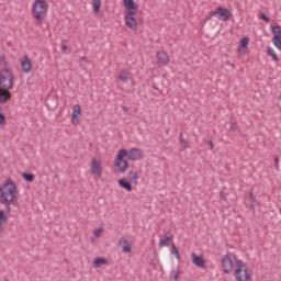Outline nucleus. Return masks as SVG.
Masks as SVG:
<instances>
[{
  "label": "nucleus",
  "mask_w": 281,
  "mask_h": 281,
  "mask_svg": "<svg viewBox=\"0 0 281 281\" xmlns=\"http://www.w3.org/2000/svg\"><path fill=\"white\" fill-rule=\"evenodd\" d=\"M14 88V72L10 68L0 70V104H5L12 99L10 89Z\"/></svg>",
  "instance_id": "2"
},
{
  "label": "nucleus",
  "mask_w": 281,
  "mask_h": 281,
  "mask_svg": "<svg viewBox=\"0 0 281 281\" xmlns=\"http://www.w3.org/2000/svg\"><path fill=\"white\" fill-rule=\"evenodd\" d=\"M172 238H175V236L170 233L167 232L162 238H160L159 240V247H168V240H172Z\"/></svg>",
  "instance_id": "15"
},
{
  "label": "nucleus",
  "mask_w": 281,
  "mask_h": 281,
  "mask_svg": "<svg viewBox=\"0 0 281 281\" xmlns=\"http://www.w3.org/2000/svg\"><path fill=\"white\" fill-rule=\"evenodd\" d=\"M220 199H221L222 201H227V193L221 191V192H220Z\"/></svg>",
  "instance_id": "34"
},
{
  "label": "nucleus",
  "mask_w": 281,
  "mask_h": 281,
  "mask_svg": "<svg viewBox=\"0 0 281 281\" xmlns=\"http://www.w3.org/2000/svg\"><path fill=\"white\" fill-rule=\"evenodd\" d=\"M21 67L24 74H30V71H32V59H30L27 56H24V59L21 61Z\"/></svg>",
  "instance_id": "12"
},
{
  "label": "nucleus",
  "mask_w": 281,
  "mask_h": 281,
  "mask_svg": "<svg viewBox=\"0 0 281 281\" xmlns=\"http://www.w3.org/2000/svg\"><path fill=\"white\" fill-rule=\"evenodd\" d=\"M191 259L193 265H195V267H199V269H205V259H203V256L192 254Z\"/></svg>",
  "instance_id": "11"
},
{
  "label": "nucleus",
  "mask_w": 281,
  "mask_h": 281,
  "mask_svg": "<svg viewBox=\"0 0 281 281\" xmlns=\"http://www.w3.org/2000/svg\"><path fill=\"white\" fill-rule=\"evenodd\" d=\"M0 125L5 126V114L0 112Z\"/></svg>",
  "instance_id": "33"
},
{
  "label": "nucleus",
  "mask_w": 281,
  "mask_h": 281,
  "mask_svg": "<svg viewBox=\"0 0 281 281\" xmlns=\"http://www.w3.org/2000/svg\"><path fill=\"white\" fill-rule=\"evenodd\" d=\"M5 221H8V216L3 210H0V234H3V223H5Z\"/></svg>",
  "instance_id": "18"
},
{
  "label": "nucleus",
  "mask_w": 281,
  "mask_h": 281,
  "mask_svg": "<svg viewBox=\"0 0 281 281\" xmlns=\"http://www.w3.org/2000/svg\"><path fill=\"white\" fill-rule=\"evenodd\" d=\"M22 179H24V181H27V183H32V181H34V179H35V176H34V173L23 172Z\"/></svg>",
  "instance_id": "21"
},
{
  "label": "nucleus",
  "mask_w": 281,
  "mask_h": 281,
  "mask_svg": "<svg viewBox=\"0 0 281 281\" xmlns=\"http://www.w3.org/2000/svg\"><path fill=\"white\" fill-rule=\"evenodd\" d=\"M102 265H109V259L104 257H98L93 260L92 267H94V269H98L102 267Z\"/></svg>",
  "instance_id": "17"
},
{
  "label": "nucleus",
  "mask_w": 281,
  "mask_h": 281,
  "mask_svg": "<svg viewBox=\"0 0 281 281\" xmlns=\"http://www.w3.org/2000/svg\"><path fill=\"white\" fill-rule=\"evenodd\" d=\"M0 65H3L4 69H8V67H10V63L8 61L5 55L0 56Z\"/></svg>",
  "instance_id": "28"
},
{
  "label": "nucleus",
  "mask_w": 281,
  "mask_h": 281,
  "mask_svg": "<svg viewBox=\"0 0 281 281\" xmlns=\"http://www.w3.org/2000/svg\"><path fill=\"white\" fill-rule=\"evenodd\" d=\"M231 128H232L233 131H236V128H238V124L233 123L232 126H231Z\"/></svg>",
  "instance_id": "37"
},
{
  "label": "nucleus",
  "mask_w": 281,
  "mask_h": 281,
  "mask_svg": "<svg viewBox=\"0 0 281 281\" xmlns=\"http://www.w3.org/2000/svg\"><path fill=\"white\" fill-rule=\"evenodd\" d=\"M80 113H82V108L80 106V104H75L71 114V122L75 126H78V124H80V119H78Z\"/></svg>",
  "instance_id": "10"
},
{
  "label": "nucleus",
  "mask_w": 281,
  "mask_h": 281,
  "mask_svg": "<svg viewBox=\"0 0 281 281\" xmlns=\"http://www.w3.org/2000/svg\"><path fill=\"white\" fill-rule=\"evenodd\" d=\"M247 45H249V37L245 36L240 41V45L238 47V52H243V49H245L247 47Z\"/></svg>",
  "instance_id": "19"
},
{
  "label": "nucleus",
  "mask_w": 281,
  "mask_h": 281,
  "mask_svg": "<svg viewBox=\"0 0 281 281\" xmlns=\"http://www.w3.org/2000/svg\"><path fill=\"white\" fill-rule=\"evenodd\" d=\"M0 203L7 206V212H11V203H16V183L11 179L5 180L0 187Z\"/></svg>",
  "instance_id": "3"
},
{
  "label": "nucleus",
  "mask_w": 281,
  "mask_h": 281,
  "mask_svg": "<svg viewBox=\"0 0 281 281\" xmlns=\"http://www.w3.org/2000/svg\"><path fill=\"white\" fill-rule=\"evenodd\" d=\"M119 186L126 190L127 192H133V184H131V181L124 178L119 180Z\"/></svg>",
  "instance_id": "16"
},
{
  "label": "nucleus",
  "mask_w": 281,
  "mask_h": 281,
  "mask_svg": "<svg viewBox=\"0 0 281 281\" xmlns=\"http://www.w3.org/2000/svg\"><path fill=\"white\" fill-rule=\"evenodd\" d=\"M180 147H181V150H187V148H190V143L184 138L180 140Z\"/></svg>",
  "instance_id": "31"
},
{
  "label": "nucleus",
  "mask_w": 281,
  "mask_h": 281,
  "mask_svg": "<svg viewBox=\"0 0 281 281\" xmlns=\"http://www.w3.org/2000/svg\"><path fill=\"white\" fill-rule=\"evenodd\" d=\"M248 207H249V210H255L256 202H249Z\"/></svg>",
  "instance_id": "36"
},
{
  "label": "nucleus",
  "mask_w": 281,
  "mask_h": 281,
  "mask_svg": "<svg viewBox=\"0 0 281 281\" xmlns=\"http://www.w3.org/2000/svg\"><path fill=\"white\" fill-rule=\"evenodd\" d=\"M272 43H273L274 47H277V49H279L281 52V37L280 36L273 37Z\"/></svg>",
  "instance_id": "26"
},
{
  "label": "nucleus",
  "mask_w": 281,
  "mask_h": 281,
  "mask_svg": "<svg viewBox=\"0 0 281 281\" xmlns=\"http://www.w3.org/2000/svg\"><path fill=\"white\" fill-rule=\"evenodd\" d=\"M173 280H179V272H175V274H173Z\"/></svg>",
  "instance_id": "40"
},
{
  "label": "nucleus",
  "mask_w": 281,
  "mask_h": 281,
  "mask_svg": "<svg viewBox=\"0 0 281 281\" xmlns=\"http://www.w3.org/2000/svg\"><path fill=\"white\" fill-rule=\"evenodd\" d=\"M125 157H127L130 161H139V159H144V150L135 147L130 150L120 149L114 159V166L120 173H124L128 170V160H126Z\"/></svg>",
  "instance_id": "1"
},
{
  "label": "nucleus",
  "mask_w": 281,
  "mask_h": 281,
  "mask_svg": "<svg viewBox=\"0 0 281 281\" xmlns=\"http://www.w3.org/2000/svg\"><path fill=\"white\" fill-rule=\"evenodd\" d=\"M93 234H94L95 238H100V236L102 235V228L95 229Z\"/></svg>",
  "instance_id": "35"
},
{
  "label": "nucleus",
  "mask_w": 281,
  "mask_h": 281,
  "mask_svg": "<svg viewBox=\"0 0 281 281\" xmlns=\"http://www.w3.org/2000/svg\"><path fill=\"white\" fill-rule=\"evenodd\" d=\"M130 181L133 183V181H137L139 179V175L133 170L128 172Z\"/></svg>",
  "instance_id": "29"
},
{
  "label": "nucleus",
  "mask_w": 281,
  "mask_h": 281,
  "mask_svg": "<svg viewBox=\"0 0 281 281\" xmlns=\"http://www.w3.org/2000/svg\"><path fill=\"white\" fill-rule=\"evenodd\" d=\"M280 162V158H278V156L274 157V164H276V167L278 168V164Z\"/></svg>",
  "instance_id": "38"
},
{
  "label": "nucleus",
  "mask_w": 281,
  "mask_h": 281,
  "mask_svg": "<svg viewBox=\"0 0 281 281\" xmlns=\"http://www.w3.org/2000/svg\"><path fill=\"white\" fill-rule=\"evenodd\" d=\"M101 7H102V0H92V8L94 12H100Z\"/></svg>",
  "instance_id": "22"
},
{
  "label": "nucleus",
  "mask_w": 281,
  "mask_h": 281,
  "mask_svg": "<svg viewBox=\"0 0 281 281\" xmlns=\"http://www.w3.org/2000/svg\"><path fill=\"white\" fill-rule=\"evenodd\" d=\"M122 109H123V111H125V112L128 111V108H126V106H124V105L122 106Z\"/></svg>",
  "instance_id": "43"
},
{
  "label": "nucleus",
  "mask_w": 281,
  "mask_h": 281,
  "mask_svg": "<svg viewBox=\"0 0 281 281\" xmlns=\"http://www.w3.org/2000/svg\"><path fill=\"white\" fill-rule=\"evenodd\" d=\"M222 268L224 273H231L234 270V262L232 261V257H229V255H225L222 258Z\"/></svg>",
  "instance_id": "8"
},
{
  "label": "nucleus",
  "mask_w": 281,
  "mask_h": 281,
  "mask_svg": "<svg viewBox=\"0 0 281 281\" xmlns=\"http://www.w3.org/2000/svg\"><path fill=\"white\" fill-rule=\"evenodd\" d=\"M153 89H155L156 91H159V88L156 85H153Z\"/></svg>",
  "instance_id": "42"
},
{
  "label": "nucleus",
  "mask_w": 281,
  "mask_h": 281,
  "mask_svg": "<svg viewBox=\"0 0 281 281\" xmlns=\"http://www.w3.org/2000/svg\"><path fill=\"white\" fill-rule=\"evenodd\" d=\"M212 16H217L220 21H229V19L232 18V11L229 9L220 7L216 9V11L211 12L209 19H212Z\"/></svg>",
  "instance_id": "7"
},
{
  "label": "nucleus",
  "mask_w": 281,
  "mask_h": 281,
  "mask_svg": "<svg viewBox=\"0 0 281 281\" xmlns=\"http://www.w3.org/2000/svg\"><path fill=\"white\" fill-rule=\"evenodd\" d=\"M47 10H49V4L45 0H35L32 7V14L36 19L35 25H41L43 21L47 18Z\"/></svg>",
  "instance_id": "5"
},
{
  "label": "nucleus",
  "mask_w": 281,
  "mask_h": 281,
  "mask_svg": "<svg viewBox=\"0 0 281 281\" xmlns=\"http://www.w3.org/2000/svg\"><path fill=\"white\" fill-rule=\"evenodd\" d=\"M259 19L265 21V23H269V21H271V19L266 13H263V12L260 13Z\"/></svg>",
  "instance_id": "32"
},
{
  "label": "nucleus",
  "mask_w": 281,
  "mask_h": 281,
  "mask_svg": "<svg viewBox=\"0 0 281 281\" xmlns=\"http://www.w3.org/2000/svg\"><path fill=\"white\" fill-rule=\"evenodd\" d=\"M120 80L123 81V82H128V72L126 70L121 71Z\"/></svg>",
  "instance_id": "30"
},
{
  "label": "nucleus",
  "mask_w": 281,
  "mask_h": 281,
  "mask_svg": "<svg viewBox=\"0 0 281 281\" xmlns=\"http://www.w3.org/2000/svg\"><path fill=\"white\" fill-rule=\"evenodd\" d=\"M271 33L273 34V38H276V36H279V38H281V26H271Z\"/></svg>",
  "instance_id": "20"
},
{
  "label": "nucleus",
  "mask_w": 281,
  "mask_h": 281,
  "mask_svg": "<svg viewBox=\"0 0 281 281\" xmlns=\"http://www.w3.org/2000/svg\"><path fill=\"white\" fill-rule=\"evenodd\" d=\"M157 59L158 63L162 66H166L168 65V63H170V56H168V53H166L165 50L157 53Z\"/></svg>",
  "instance_id": "13"
},
{
  "label": "nucleus",
  "mask_w": 281,
  "mask_h": 281,
  "mask_svg": "<svg viewBox=\"0 0 281 281\" xmlns=\"http://www.w3.org/2000/svg\"><path fill=\"white\" fill-rule=\"evenodd\" d=\"M61 52H64V54H71V48L67 46V40H63L61 42Z\"/></svg>",
  "instance_id": "23"
},
{
  "label": "nucleus",
  "mask_w": 281,
  "mask_h": 281,
  "mask_svg": "<svg viewBox=\"0 0 281 281\" xmlns=\"http://www.w3.org/2000/svg\"><path fill=\"white\" fill-rule=\"evenodd\" d=\"M181 139H184V138H183V132H180V133H179V142H181Z\"/></svg>",
  "instance_id": "41"
},
{
  "label": "nucleus",
  "mask_w": 281,
  "mask_h": 281,
  "mask_svg": "<svg viewBox=\"0 0 281 281\" xmlns=\"http://www.w3.org/2000/svg\"><path fill=\"white\" fill-rule=\"evenodd\" d=\"M119 247H122L124 254H131V245L128 244V240L126 238L121 237L117 241Z\"/></svg>",
  "instance_id": "14"
},
{
  "label": "nucleus",
  "mask_w": 281,
  "mask_h": 281,
  "mask_svg": "<svg viewBox=\"0 0 281 281\" xmlns=\"http://www.w3.org/2000/svg\"><path fill=\"white\" fill-rule=\"evenodd\" d=\"M245 199L249 203H256V196H254V192L246 193Z\"/></svg>",
  "instance_id": "27"
},
{
  "label": "nucleus",
  "mask_w": 281,
  "mask_h": 281,
  "mask_svg": "<svg viewBox=\"0 0 281 281\" xmlns=\"http://www.w3.org/2000/svg\"><path fill=\"white\" fill-rule=\"evenodd\" d=\"M123 5L125 7V24L130 30L136 32L138 24L135 15L139 10V5L135 3V0H123Z\"/></svg>",
  "instance_id": "4"
},
{
  "label": "nucleus",
  "mask_w": 281,
  "mask_h": 281,
  "mask_svg": "<svg viewBox=\"0 0 281 281\" xmlns=\"http://www.w3.org/2000/svg\"><path fill=\"white\" fill-rule=\"evenodd\" d=\"M91 172L95 175V177H102V164L100 160L93 158L91 161Z\"/></svg>",
  "instance_id": "9"
},
{
  "label": "nucleus",
  "mask_w": 281,
  "mask_h": 281,
  "mask_svg": "<svg viewBox=\"0 0 281 281\" xmlns=\"http://www.w3.org/2000/svg\"><path fill=\"white\" fill-rule=\"evenodd\" d=\"M209 145H210L211 150H213L214 149V142L210 140Z\"/></svg>",
  "instance_id": "39"
},
{
  "label": "nucleus",
  "mask_w": 281,
  "mask_h": 281,
  "mask_svg": "<svg viewBox=\"0 0 281 281\" xmlns=\"http://www.w3.org/2000/svg\"><path fill=\"white\" fill-rule=\"evenodd\" d=\"M267 54H269V56H271L272 59H273L276 63H278V60H280V58L278 57V55L276 54V50H273V48L268 47Z\"/></svg>",
  "instance_id": "24"
},
{
  "label": "nucleus",
  "mask_w": 281,
  "mask_h": 281,
  "mask_svg": "<svg viewBox=\"0 0 281 281\" xmlns=\"http://www.w3.org/2000/svg\"><path fill=\"white\" fill-rule=\"evenodd\" d=\"M235 278L237 281L251 280V276H249V268L247 267V263L243 262V260L236 261Z\"/></svg>",
  "instance_id": "6"
},
{
  "label": "nucleus",
  "mask_w": 281,
  "mask_h": 281,
  "mask_svg": "<svg viewBox=\"0 0 281 281\" xmlns=\"http://www.w3.org/2000/svg\"><path fill=\"white\" fill-rule=\"evenodd\" d=\"M171 255L176 256L177 260H181V255H179V248L175 244L171 246Z\"/></svg>",
  "instance_id": "25"
}]
</instances>
